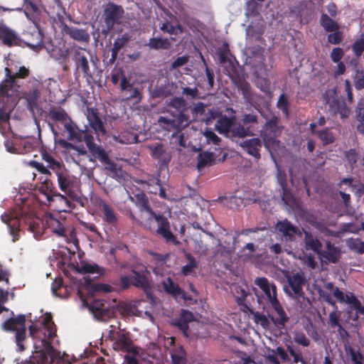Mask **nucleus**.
Masks as SVG:
<instances>
[{"label":"nucleus","instance_id":"1","mask_svg":"<svg viewBox=\"0 0 364 364\" xmlns=\"http://www.w3.org/2000/svg\"><path fill=\"white\" fill-rule=\"evenodd\" d=\"M6 79L0 84V122H6L19 100V85L16 79H24L30 73L25 66L19 68L18 72L12 73L9 68H5Z\"/></svg>","mask_w":364,"mask_h":364},{"label":"nucleus","instance_id":"2","mask_svg":"<svg viewBox=\"0 0 364 364\" xmlns=\"http://www.w3.org/2000/svg\"><path fill=\"white\" fill-rule=\"evenodd\" d=\"M131 200L134 201L141 217L144 213L146 214L144 223L146 228L151 230L152 221L155 220L157 224V228L155 230L156 234L161 236L166 243H172L175 245L179 244V241L171 230L168 218L161 213H156L153 210L149 204V198L144 192L135 194L134 198L131 197Z\"/></svg>","mask_w":364,"mask_h":364},{"label":"nucleus","instance_id":"3","mask_svg":"<svg viewBox=\"0 0 364 364\" xmlns=\"http://www.w3.org/2000/svg\"><path fill=\"white\" fill-rule=\"evenodd\" d=\"M131 200L134 201L141 217L144 213L146 214L144 223L146 228L151 230L152 221L155 220L157 224V228L155 230L156 234L161 236L166 243H172L175 245L179 244V241L171 230L168 218L161 213H156L153 210L149 204V198L144 192L135 194L134 198L131 197Z\"/></svg>","mask_w":364,"mask_h":364},{"label":"nucleus","instance_id":"4","mask_svg":"<svg viewBox=\"0 0 364 364\" xmlns=\"http://www.w3.org/2000/svg\"><path fill=\"white\" fill-rule=\"evenodd\" d=\"M131 200L134 201L141 217L144 213L146 214L144 223L146 228L151 230L152 221L155 220L157 224V228L155 230L156 234L161 236L166 243H172L175 245L179 244V241L171 230L168 218L161 213H156L153 210L149 204V198L144 192L135 194L134 198L131 197Z\"/></svg>","mask_w":364,"mask_h":364},{"label":"nucleus","instance_id":"5","mask_svg":"<svg viewBox=\"0 0 364 364\" xmlns=\"http://www.w3.org/2000/svg\"><path fill=\"white\" fill-rule=\"evenodd\" d=\"M1 218L8 225L12 241L14 242L20 238L21 220L28 226V230L33 234L35 238L38 239L43 235L42 223L33 211H27L19 207L9 214L2 215Z\"/></svg>","mask_w":364,"mask_h":364},{"label":"nucleus","instance_id":"6","mask_svg":"<svg viewBox=\"0 0 364 364\" xmlns=\"http://www.w3.org/2000/svg\"><path fill=\"white\" fill-rule=\"evenodd\" d=\"M31 336L36 341L34 343L35 351L30 357V364H51L48 353L53 346L51 340L56 336V329L53 322L41 327L31 325L28 327Z\"/></svg>","mask_w":364,"mask_h":364},{"label":"nucleus","instance_id":"7","mask_svg":"<svg viewBox=\"0 0 364 364\" xmlns=\"http://www.w3.org/2000/svg\"><path fill=\"white\" fill-rule=\"evenodd\" d=\"M60 190L65 194L56 193V197L63 202L65 208L73 210L75 203L82 205L81 193L79 191V181L63 166L55 173Z\"/></svg>","mask_w":364,"mask_h":364},{"label":"nucleus","instance_id":"8","mask_svg":"<svg viewBox=\"0 0 364 364\" xmlns=\"http://www.w3.org/2000/svg\"><path fill=\"white\" fill-rule=\"evenodd\" d=\"M255 284L262 290L272 307L278 315L277 318H272V321L277 326L284 328L289 321V317L277 299L276 285L274 283H269L266 277L256 278Z\"/></svg>","mask_w":364,"mask_h":364},{"label":"nucleus","instance_id":"9","mask_svg":"<svg viewBox=\"0 0 364 364\" xmlns=\"http://www.w3.org/2000/svg\"><path fill=\"white\" fill-rule=\"evenodd\" d=\"M119 326L110 325L107 330L105 341L112 342V348L116 351L126 352L139 355V348L134 345L132 335L128 331L120 328Z\"/></svg>","mask_w":364,"mask_h":364},{"label":"nucleus","instance_id":"10","mask_svg":"<svg viewBox=\"0 0 364 364\" xmlns=\"http://www.w3.org/2000/svg\"><path fill=\"white\" fill-rule=\"evenodd\" d=\"M323 101L328 105V112L333 116L339 115L341 119L349 117L350 109L344 99L338 96L336 88L326 90L323 94Z\"/></svg>","mask_w":364,"mask_h":364},{"label":"nucleus","instance_id":"11","mask_svg":"<svg viewBox=\"0 0 364 364\" xmlns=\"http://www.w3.org/2000/svg\"><path fill=\"white\" fill-rule=\"evenodd\" d=\"M25 323V316L20 314L16 318H10L2 323L3 330L6 331H16V343L19 352L23 351L26 348L23 345V341L26 338Z\"/></svg>","mask_w":364,"mask_h":364},{"label":"nucleus","instance_id":"12","mask_svg":"<svg viewBox=\"0 0 364 364\" xmlns=\"http://www.w3.org/2000/svg\"><path fill=\"white\" fill-rule=\"evenodd\" d=\"M71 55L75 65V74L82 73L84 77H92V73L90 65L92 55L90 51L82 47H76L71 50Z\"/></svg>","mask_w":364,"mask_h":364},{"label":"nucleus","instance_id":"13","mask_svg":"<svg viewBox=\"0 0 364 364\" xmlns=\"http://www.w3.org/2000/svg\"><path fill=\"white\" fill-rule=\"evenodd\" d=\"M288 286L284 288L285 293L297 299H304L305 294L303 287L306 282L304 273L301 271L286 276Z\"/></svg>","mask_w":364,"mask_h":364},{"label":"nucleus","instance_id":"14","mask_svg":"<svg viewBox=\"0 0 364 364\" xmlns=\"http://www.w3.org/2000/svg\"><path fill=\"white\" fill-rule=\"evenodd\" d=\"M49 119L55 122H60L64 125L65 131L68 133V139L76 138L74 134V125L75 124L67 112L62 107H51L48 110Z\"/></svg>","mask_w":364,"mask_h":364},{"label":"nucleus","instance_id":"15","mask_svg":"<svg viewBox=\"0 0 364 364\" xmlns=\"http://www.w3.org/2000/svg\"><path fill=\"white\" fill-rule=\"evenodd\" d=\"M279 118L273 116L264 124L260 136L266 146L274 144L276 139L279 137L283 129V127L279 125Z\"/></svg>","mask_w":364,"mask_h":364},{"label":"nucleus","instance_id":"16","mask_svg":"<svg viewBox=\"0 0 364 364\" xmlns=\"http://www.w3.org/2000/svg\"><path fill=\"white\" fill-rule=\"evenodd\" d=\"M124 10L120 5L109 2L104 7L102 18L108 30L113 28L116 24H119L124 16Z\"/></svg>","mask_w":364,"mask_h":364},{"label":"nucleus","instance_id":"17","mask_svg":"<svg viewBox=\"0 0 364 364\" xmlns=\"http://www.w3.org/2000/svg\"><path fill=\"white\" fill-rule=\"evenodd\" d=\"M132 284L138 289H142L148 298L152 297L151 273L146 267L139 270L132 269Z\"/></svg>","mask_w":364,"mask_h":364},{"label":"nucleus","instance_id":"18","mask_svg":"<svg viewBox=\"0 0 364 364\" xmlns=\"http://www.w3.org/2000/svg\"><path fill=\"white\" fill-rule=\"evenodd\" d=\"M172 117L168 116H161L158 122L163 127L168 131L175 130L176 132L182 131L188 127L191 122V119H188L183 114L177 116L173 112L171 113Z\"/></svg>","mask_w":364,"mask_h":364},{"label":"nucleus","instance_id":"19","mask_svg":"<svg viewBox=\"0 0 364 364\" xmlns=\"http://www.w3.org/2000/svg\"><path fill=\"white\" fill-rule=\"evenodd\" d=\"M73 128L75 132L74 134H75L77 136L76 138H72L69 139L71 141H76L77 142L84 141L93 157L104 150L103 148H102L100 146H97L94 142V137L88 130H81L77 127L76 124L74 125Z\"/></svg>","mask_w":364,"mask_h":364},{"label":"nucleus","instance_id":"20","mask_svg":"<svg viewBox=\"0 0 364 364\" xmlns=\"http://www.w3.org/2000/svg\"><path fill=\"white\" fill-rule=\"evenodd\" d=\"M161 285L167 294L171 295L176 299H181L184 301L191 299L190 297L187 296L186 292L177 284L174 283L170 277L163 280Z\"/></svg>","mask_w":364,"mask_h":364},{"label":"nucleus","instance_id":"21","mask_svg":"<svg viewBox=\"0 0 364 364\" xmlns=\"http://www.w3.org/2000/svg\"><path fill=\"white\" fill-rule=\"evenodd\" d=\"M89 309L97 318L101 320H105L109 314L108 305L102 299H94L90 303Z\"/></svg>","mask_w":364,"mask_h":364},{"label":"nucleus","instance_id":"22","mask_svg":"<svg viewBox=\"0 0 364 364\" xmlns=\"http://www.w3.org/2000/svg\"><path fill=\"white\" fill-rule=\"evenodd\" d=\"M253 135L254 133L251 129V126L245 127L242 124L235 121L228 138H230L232 141H237L238 139H243L246 136H252Z\"/></svg>","mask_w":364,"mask_h":364},{"label":"nucleus","instance_id":"23","mask_svg":"<svg viewBox=\"0 0 364 364\" xmlns=\"http://www.w3.org/2000/svg\"><path fill=\"white\" fill-rule=\"evenodd\" d=\"M240 146L250 155L254 156L256 159L261 157L260 150L262 146V142L259 138H252L243 141Z\"/></svg>","mask_w":364,"mask_h":364},{"label":"nucleus","instance_id":"24","mask_svg":"<svg viewBox=\"0 0 364 364\" xmlns=\"http://www.w3.org/2000/svg\"><path fill=\"white\" fill-rule=\"evenodd\" d=\"M148 148L151 151V156L158 159L161 166H168L171 156L164 149L162 144L158 143L156 145H149Z\"/></svg>","mask_w":364,"mask_h":364},{"label":"nucleus","instance_id":"25","mask_svg":"<svg viewBox=\"0 0 364 364\" xmlns=\"http://www.w3.org/2000/svg\"><path fill=\"white\" fill-rule=\"evenodd\" d=\"M276 229L279 232L287 238L289 240L292 241L295 238V235L300 234V231L297 227L293 225L288 220L278 221L276 225Z\"/></svg>","mask_w":364,"mask_h":364},{"label":"nucleus","instance_id":"26","mask_svg":"<svg viewBox=\"0 0 364 364\" xmlns=\"http://www.w3.org/2000/svg\"><path fill=\"white\" fill-rule=\"evenodd\" d=\"M87 112V118L91 128L94 129L97 134H105L106 129L103 122L99 117V113L97 109L93 108L88 109Z\"/></svg>","mask_w":364,"mask_h":364},{"label":"nucleus","instance_id":"27","mask_svg":"<svg viewBox=\"0 0 364 364\" xmlns=\"http://www.w3.org/2000/svg\"><path fill=\"white\" fill-rule=\"evenodd\" d=\"M98 205L103 213V220L110 225L116 226L118 218L114 209L102 199L99 200Z\"/></svg>","mask_w":364,"mask_h":364},{"label":"nucleus","instance_id":"28","mask_svg":"<svg viewBox=\"0 0 364 364\" xmlns=\"http://www.w3.org/2000/svg\"><path fill=\"white\" fill-rule=\"evenodd\" d=\"M0 40L4 45L9 47L17 45L18 41L16 33L2 21L0 23Z\"/></svg>","mask_w":364,"mask_h":364},{"label":"nucleus","instance_id":"29","mask_svg":"<svg viewBox=\"0 0 364 364\" xmlns=\"http://www.w3.org/2000/svg\"><path fill=\"white\" fill-rule=\"evenodd\" d=\"M235 121V116L221 115L216 122L215 129L220 134H224L228 137Z\"/></svg>","mask_w":364,"mask_h":364},{"label":"nucleus","instance_id":"30","mask_svg":"<svg viewBox=\"0 0 364 364\" xmlns=\"http://www.w3.org/2000/svg\"><path fill=\"white\" fill-rule=\"evenodd\" d=\"M169 106L176 109V112L173 113L177 116H180L181 114H183L186 117L191 119L190 115L188 114V103L183 97L172 98L169 102Z\"/></svg>","mask_w":364,"mask_h":364},{"label":"nucleus","instance_id":"31","mask_svg":"<svg viewBox=\"0 0 364 364\" xmlns=\"http://www.w3.org/2000/svg\"><path fill=\"white\" fill-rule=\"evenodd\" d=\"M38 192L41 195L43 196L48 202L53 200V197H56V191L53 186V182L48 178H46L40 185Z\"/></svg>","mask_w":364,"mask_h":364},{"label":"nucleus","instance_id":"32","mask_svg":"<svg viewBox=\"0 0 364 364\" xmlns=\"http://www.w3.org/2000/svg\"><path fill=\"white\" fill-rule=\"evenodd\" d=\"M64 31L70 38L77 41L87 42L90 39V35L85 29L70 27L65 25Z\"/></svg>","mask_w":364,"mask_h":364},{"label":"nucleus","instance_id":"33","mask_svg":"<svg viewBox=\"0 0 364 364\" xmlns=\"http://www.w3.org/2000/svg\"><path fill=\"white\" fill-rule=\"evenodd\" d=\"M41 92L36 87L23 93V97L27 102V107L30 111H33L38 107V102L40 99Z\"/></svg>","mask_w":364,"mask_h":364},{"label":"nucleus","instance_id":"34","mask_svg":"<svg viewBox=\"0 0 364 364\" xmlns=\"http://www.w3.org/2000/svg\"><path fill=\"white\" fill-rule=\"evenodd\" d=\"M177 90V85L172 82H165L164 84L156 89V95L158 97H167L173 95Z\"/></svg>","mask_w":364,"mask_h":364},{"label":"nucleus","instance_id":"35","mask_svg":"<svg viewBox=\"0 0 364 364\" xmlns=\"http://www.w3.org/2000/svg\"><path fill=\"white\" fill-rule=\"evenodd\" d=\"M304 240L306 243V247L307 250H311L317 255H320L321 253L322 244L321 242L316 238L314 237L311 233L309 232H304Z\"/></svg>","mask_w":364,"mask_h":364},{"label":"nucleus","instance_id":"36","mask_svg":"<svg viewBox=\"0 0 364 364\" xmlns=\"http://www.w3.org/2000/svg\"><path fill=\"white\" fill-rule=\"evenodd\" d=\"M319 23L326 32L331 33L333 31L340 29L338 23L326 14L323 13L321 15Z\"/></svg>","mask_w":364,"mask_h":364},{"label":"nucleus","instance_id":"37","mask_svg":"<svg viewBox=\"0 0 364 364\" xmlns=\"http://www.w3.org/2000/svg\"><path fill=\"white\" fill-rule=\"evenodd\" d=\"M343 303L349 304L350 309L355 310L358 313L364 314V307L353 292H348L345 295Z\"/></svg>","mask_w":364,"mask_h":364},{"label":"nucleus","instance_id":"38","mask_svg":"<svg viewBox=\"0 0 364 364\" xmlns=\"http://www.w3.org/2000/svg\"><path fill=\"white\" fill-rule=\"evenodd\" d=\"M171 364H186V353L183 347L174 348L171 351Z\"/></svg>","mask_w":364,"mask_h":364},{"label":"nucleus","instance_id":"39","mask_svg":"<svg viewBox=\"0 0 364 364\" xmlns=\"http://www.w3.org/2000/svg\"><path fill=\"white\" fill-rule=\"evenodd\" d=\"M235 83L238 90H240L242 94L243 98L246 101H250L252 99V93H251V86L249 82H247L244 79H237L235 80Z\"/></svg>","mask_w":364,"mask_h":364},{"label":"nucleus","instance_id":"40","mask_svg":"<svg viewBox=\"0 0 364 364\" xmlns=\"http://www.w3.org/2000/svg\"><path fill=\"white\" fill-rule=\"evenodd\" d=\"M79 272L83 274H98L100 275L103 274L105 270L103 268L100 267L98 264L87 262H82L80 266L79 267Z\"/></svg>","mask_w":364,"mask_h":364},{"label":"nucleus","instance_id":"41","mask_svg":"<svg viewBox=\"0 0 364 364\" xmlns=\"http://www.w3.org/2000/svg\"><path fill=\"white\" fill-rule=\"evenodd\" d=\"M170 42L167 38H151L149 39L147 46L150 49H163L166 50L170 48Z\"/></svg>","mask_w":364,"mask_h":364},{"label":"nucleus","instance_id":"42","mask_svg":"<svg viewBox=\"0 0 364 364\" xmlns=\"http://www.w3.org/2000/svg\"><path fill=\"white\" fill-rule=\"evenodd\" d=\"M319 256L326 262L335 264L337 263L340 259L341 251L338 248L328 251L321 250V253H320Z\"/></svg>","mask_w":364,"mask_h":364},{"label":"nucleus","instance_id":"43","mask_svg":"<svg viewBox=\"0 0 364 364\" xmlns=\"http://www.w3.org/2000/svg\"><path fill=\"white\" fill-rule=\"evenodd\" d=\"M213 161V154L209 152L200 153L198 156L197 168L201 170L207 166H210Z\"/></svg>","mask_w":364,"mask_h":364},{"label":"nucleus","instance_id":"44","mask_svg":"<svg viewBox=\"0 0 364 364\" xmlns=\"http://www.w3.org/2000/svg\"><path fill=\"white\" fill-rule=\"evenodd\" d=\"M345 351L350 356L351 364H363L364 357L359 350H355L351 346L345 347Z\"/></svg>","mask_w":364,"mask_h":364},{"label":"nucleus","instance_id":"45","mask_svg":"<svg viewBox=\"0 0 364 364\" xmlns=\"http://www.w3.org/2000/svg\"><path fill=\"white\" fill-rule=\"evenodd\" d=\"M293 340L297 345L303 347H309L311 341L302 331H295L293 332Z\"/></svg>","mask_w":364,"mask_h":364},{"label":"nucleus","instance_id":"46","mask_svg":"<svg viewBox=\"0 0 364 364\" xmlns=\"http://www.w3.org/2000/svg\"><path fill=\"white\" fill-rule=\"evenodd\" d=\"M160 29L164 33H167L169 34L178 35L183 33V28L181 24H178L176 26L171 25L168 21L165 22L160 27Z\"/></svg>","mask_w":364,"mask_h":364},{"label":"nucleus","instance_id":"47","mask_svg":"<svg viewBox=\"0 0 364 364\" xmlns=\"http://www.w3.org/2000/svg\"><path fill=\"white\" fill-rule=\"evenodd\" d=\"M230 53L229 45L227 42H224L218 48L216 54L218 56L219 61L221 64H225L228 61V57Z\"/></svg>","mask_w":364,"mask_h":364},{"label":"nucleus","instance_id":"48","mask_svg":"<svg viewBox=\"0 0 364 364\" xmlns=\"http://www.w3.org/2000/svg\"><path fill=\"white\" fill-rule=\"evenodd\" d=\"M94 158L98 159L102 164L106 165L105 169L109 171L117 166V164L109 158L105 149L100 151Z\"/></svg>","mask_w":364,"mask_h":364},{"label":"nucleus","instance_id":"49","mask_svg":"<svg viewBox=\"0 0 364 364\" xmlns=\"http://www.w3.org/2000/svg\"><path fill=\"white\" fill-rule=\"evenodd\" d=\"M43 159L48 163V168H51L54 173L65 166L48 153L43 154Z\"/></svg>","mask_w":364,"mask_h":364},{"label":"nucleus","instance_id":"50","mask_svg":"<svg viewBox=\"0 0 364 364\" xmlns=\"http://www.w3.org/2000/svg\"><path fill=\"white\" fill-rule=\"evenodd\" d=\"M205 107L206 106L203 102H198L196 105H195L193 107L188 106V109L191 110V120H196L198 117H200L204 114L205 112Z\"/></svg>","mask_w":364,"mask_h":364},{"label":"nucleus","instance_id":"51","mask_svg":"<svg viewBox=\"0 0 364 364\" xmlns=\"http://www.w3.org/2000/svg\"><path fill=\"white\" fill-rule=\"evenodd\" d=\"M277 107L279 109L282 110V112H283L284 114H285L286 117L289 116V102L288 101L287 97L284 93L279 95L277 103Z\"/></svg>","mask_w":364,"mask_h":364},{"label":"nucleus","instance_id":"52","mask_svg":"<svg viewBox=\"0 0 364 364\" xmlns=\"http://www.w3.org/2000/svg\"><path fill=\"white\" fill-rule=\"evenodd\" d=\"M352 50L357 57L360 56L364 51V30L359 38L353 44Z\"/></svg>","mask_w":364,"mask_h":364},{"label":"nucleus","instance_id":"53","mask_svg":"<svg viewBox=\"0 0 364 364\" xmlns=\"http://www.w3.org/2000/svg\"><path fill=\"white\" fill-rule=\"evenodd\" d=\"M186 257L188 260V263L182 267V273L186 276L193 272V269L196 268L198 265L196 259L191 254H188Z\"/></svg>","mask_w":364,"mask_h":364},{"label":"nucleus","instance_id":"54","mask_svg":"<svg viewBox=\"0 0 364 364\" xmlns=\"http://www.w3.org/2000/svg\"><path fill=\"white\" fill-rule=\"evenodd\" d=\"M50 228L53 233L59 237L65 236V229L61 222L58 220H53L50 222Z\"/></svg>","mask_w":364,"mask_h":364},{"label":"nucleus","instance_id":"55","mask_svg":"<svg viewBox=\"0 0 364 364\" xmlns=\"http://www.w3.org/2000/svg\"><path fill=\"white\" fill-rule=\"evenodd\" d=\"M130 35L128 33H124L118 38H117L113 43V47L115 49L120 50L125 46L130 41Z\"/></svg>","mask_w":364,"mask_h":364},{"label":"nucleus","instance_id":"56","mask_svg":"<svg viewBox=\"0 0 364 364\" xmlns=\"http://www.w3.org/2000/svg\"><path fill=\"white\" fill-rule=\"evenodd\" d=\"M287 350L289 355L293 357L294 363H300L301 364H308V362L303 358L301 353L296 352L291 346L288 345L287 346Z\"/></svg>","mask_w":364,"mask_h":364},{"label":"nucleus","instance_id":"57","mask_svg":"<svg viewBox=\"0 0 364 364\" xmlns=\"http://www.w3.org/2000/svg\"><path fill=\"white\" fill-rule=\"evenodd\" d=\"M349 248L357 252L359 254H364V242L360 239H351L348 244Z\"/></svg>","mask_w":364,"mask_h":364},{"label":"nucleus","instance_id":"58","mask_svg":"<svg viewBox=\"0 0 364 364\" xmlns=\"http://www.w3.org/2000/svg\"><path fill=\"white\" fill-rule=\"evenodd\" d=\"M343 38V33L340 31V30L333 31L331 33L328 34L327 36L328 42L333 45L340 44Z\"/></svg>","mask_w":364,"mask_h":364},{"label":"nucleus","instance_id":"59","mask_svg":"<svg viewBox=\"0 0 364 364\" xmlns=\"http://www.w3.org/2000/svg\"><path fill=\"white\" fill-rule=\"evenodd\" d=\"M318 136L324 144H331L334 141V137L328 129L319 132Z\"/></svg>","mask_w":364,"mask_h":364},{"label":"nucleus","instance_id":"60","mask_svg":"<svg viewBox=\"0 0 364 364\" xmlns=\"http://www.w3.org/2000/svg\"><path fill=\"white\" fill-rule=\"evenodd\" d=\"M241 294L240 296L236 297V302L238 304V306L242 307L243 311H252L248 305L245 303L246 298L248 295V293L244 290L243 289H240Z\"/></svg>","mask_w":364,"mask_h":364},{"label":"nucleus","instance_id":"61","mask_svg":"<svg viewBox=\"0 0 364 364\" xmlns=\"http://www.w3.org/2000/svg\"><path fill=\"white\" fill-rule=\"evenodd\" d=\"M23 7L27 17H28L29 13L38 14L39 12L37 5L30 0H23Z\"/></svg>","mask_w":364,"mask_h":364},{"label":"nucleus","instance_id":"62","mask_svg":"<svg viewBox=\"0 0 364 364\" xmlns=\"http://www.w3.org/2000/svg\"><path fill=\"white\" fill-rule=\"evenodd\" d=\"M354 85L357 90L364 88V69L357 70L354 80Z\"/></svg>","mask_w":364,"mask_h":364},{"label":"nucleus","instance_id":"63","mask_svg":"<svg viewBox=\"0 0 364 364\" xmlns=\"http://www.w3.org/2000/svg\"><path fill=\"white\" fill-rule=\"evenodd\" d=\"M254 320L255 323L261 325L264 328H267L269 326V321L264 314L256 312L254 314Z\"/></svg>","mask_w":364,"mask_h":364},{"label":"nucleus","instance_id":"64","mask_svg":"<svg viewBox=\"0 0 364 364\" xmlns=\"http://www.w3.org/2000/svg\"><path fill=\"white\" fill-rule=\"evenodd\" d=\"M355 112L357 120L363 122L364 121V98L358 101Z\"/></svg>","mask_w":364,"mask_h":364}]
</instances>
